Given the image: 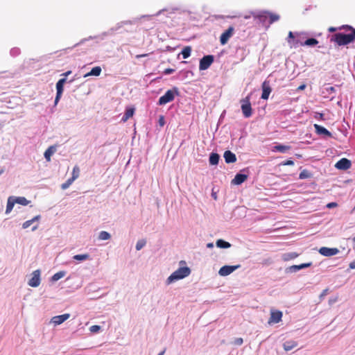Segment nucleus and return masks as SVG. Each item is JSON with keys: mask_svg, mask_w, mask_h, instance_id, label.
<instances>
[{"mask_svg": "<svg viewBox=\"0 0 355 355\" xmlns=\"http://www.w3.org/2000/svg\"><path fill=\"white\" fill-rule=\"evenodd\" d=\"M343 29L349 33L344 34L342 33H335L330 37V42L338 46H345L352 42L355 39V28L349 25H343Z\"/></svg>", "mask_w": 355, "mask_h": 355, "instance_id": "nucleus-1", "label": "nucleus"}, {"mask_svg": "<svg viewBox=\"0 0 355 355\" xmlns=\"http://www.w3.org/2000/svg\"><path fill=\"white\" fill-rule=\"evenodd\" d=\"M191 273V269L187 266H182L174 271L168 278L166 282L168 284L175 281L182 279L188 277Z\"/></svg>", "mask_w": 355, "mask_h": 355, "instance_id": "nucleus-2", "label": "nucleus"}, {"mask_svg": "<svg viewBox=\"0 0 355 355\" xmlns=\"http://www.w3.org/2000/svg\"><path fill=\"white\" fill-rule=\"evenodd\" d=\"M241 108L242 113L245 118H249L252 114V108L250 103V94L245 98L241 99Z\"/></svg>", "mask_w": 355, "mask_h": 355, "instance_id": "nucleus-3", "label": "nucleus"}, {"mask_svg": "<svg viewBox=\"0 0 355 355\" xmlns=\"http://www.w3.org/2000/svg\"><path fill=\"white\" fill-rule=\"evenodd\" d=\"M175 98V93L173 90H168L164 95L162 96L159 98L158 104L160 105H165L169 102H171Z\"/></svg>", "mask_w": 355, "mask_h": 355, "instance_id": "nucleus-4", "label": "nucleus"}, {"mask_svg": "<svg viewBox=\"0 0 355 355\" xmlns=\"http://www.w3.org/2000/svg\"><path fill=\"white\" fill-rule=\"evenodd\" d=\"M214 62V56L211 55L204 56L200 60L199 64L200 70L207 69Z\"/></svg>", "mask_w": 355, "mask_h": 355, "instance_id": "nucleus-5", "label": "nucleus"}, {"mask_svg": "<svg viewBox=\"0 0 355 355\" xmlns=\"http://www.w3.org/2000/svg\"><path fill=\"white\" fill-rule=\"evenodd\" d=\"M234 32V28L230 26L224 33H223L220 37V42L222 45H225L227 43L230 38L233 35Z\"/></svg>", "mask_w": 355, "mask_h": 355, "instance_id": "nucleus-6", "label": "nucleus"}, {"mask_svg": "<svg viewBox=\"0 0 355 355\" xmlns=\"http://www.w3.org/2000/svg\"><path fill=\"white\" fill-rule=\"evenodd\" d=\"M66 80H67L65 78H61L56 83L57 94L55 98V105H57V103H58L62 96L64 84L66 83Z\"/></svg>", "mask_w": 355, "mask_h": 355, "instance_id": "nucleus-7", "label": "nucleus"}, {"mask_svg": "<svg viewBox=\"0 0 355 355\" xmlns=\"http://www.w3.org/2000/svg\"><path fill=\"white\" fill-rule=\"evenodd\" d=\"M40 284V271L36 270L33 272L32 277L28 281V285L31 287H37Z\"/></svg>", "mask_w": 355, "mask_h": 355, "instance_id": "nucleus-8", "label": "nucleus"}, {"mask_svg": "<svg viewBox=\"0 0 355 355\" xmlns=\"http://www.w3.org/2000/svg\"><path fill=\"white\" fill-rule=\"evenodd\" d=\"M240 267V265H236V266H224L221 267L218 271V274L220 276L225 277L230 275L232 272H233L235 270L239 268Z\"/></svg>", "mask_w": 355, "mask_h": 355, "instance_id": "nucleus-9", "label": "nucleus"}, {"mask_svg": "<svg viewBox=\"0 0 355 355\" xmlns=\"http://www.w3.org/2000/svg\"><path fill=\"white\" fill-rule=\"evenodd\" d=\"M351 161L347 158L340 159L335 164V167L340 170H347L351 167Z\"/></svg>", "mask_w": 355, "mask_h": 355, "instance_id": "nucleus-10", "label": "nucleus"}, {"mask_svg": "<svg viewBox=\"0 0 355 355\" xmlns=\"http://www.w3.org/2000/svg\"><path fill=\"white\" fill-rule=\"evenodd\" d=\"M319 252L323 256L331 257L337 254L339 252V250L336 248H329L327 247H322L320 248Z\"/></svg>", "mask_w": 355, "mask_h": 355, "instance_id": "nucleus-11", "label": "nucleus"}, {"mask_svg": "<svg viewBox=\"0 0 355 355\" xmlns=\"http://www.w3.org/2000/svg\"><path fill=\"white\" fill-rule=\"evenodd\" d=\"M282 312L280 311L272 310L270 312V317L268 320V324L278 323L282 320Z\"/></svg>", "mask_w": 355, "mask_h": 355, "instance_id": "nucleus-12", "label": "nucleus"}, {"mask_svg": "<svg viewBox=\"0 0 355 355\" xmlns=\"http://www.w3.org/2000/svg\"><path fill=\"white\" fill-rule=\"evenodd\" d=\"M69 318H70L69 313H64L62 315H56L51 318V322L53 323L54 325H59V324H62L64 322H65Z\"/></svg>", "mask_w": 355, "mask_h": 355, "instance_id": "nucleus-13", "label": "nucleus"}, {"mask_svg": "<svg viewBox=\"0 0 355 355\" xmlns=\"http://www.w3.org/2000/svg\"><path fill=\"white\" fill-rule=\"evenodd\" d=\"M254 17L255 19H258V21L263 25H268V11L260 12L257 15H254Z\"/></svg>", "mask_w": 355, "mask_h": 355, "instance_id": "nucleus-14", "label": "nucleus"}, {"mask_svg": "<svg viewBox=\"0 0 355 355\" xmlns=\"http://www.w3.org/2000/svg\"><path fill=\"white\" fill-rule=\"evenodd\" d=\"M248 179V175L245 174L237 173L234 178L232 180L231 183L234 185H239L244 182Z\"/></svg>", "mask_w": 355, "mask_h": 355, "instance_id": "nucleus-15", "label": "nucleus"}, {"mask_svg": "<svg viewBox=\"0 0 355 355\" xmlns=\"http://www.w3.org/2000/svg\"><path fill=\"white\" fill-rule=\"evenodd\" d=\"M271 92V88L270 85L265 81L262 84V94L261 98L264 100H267L269 97V95Z\"/></svg>", "mask_w": 355, "mask_h": 355, "instance_id": "nucleus-16", "label": "nucleus"}, {"mask_svg": "<svg viewBox=\"0 0 355 355\" xmlns=\"http://www.w3.org/2000/svg\"><path fill=\"white\" fill-rule=\"evenodd\" d=\"M225 161L227 164L234 163L236 161V157L234 153L230 150H226L223 155Z\"/></svg>", "mask_w": 355, "mask_h": 355, "instance_id": "nucleus-17", "label": "nucleus"}, {"mask_svg": "<svg viewBox=\"0 0 355 355\" xmlns=\"http://www.w3.org/2000/svg\"><path fill=\"white\" fill-rule=\"evenodd\" d=\"M314 128L318 135H324L329 137H331V133L328 130L318 124H314Z\"/></svg>", "mask_w": 355, "mask_h": 355, "instance_id": "nucleus-18", "label": "nucleus"}, {"mask_svg": "<svg viewBox=\"0 0 355 355\" xmlns=\"http://www.w3.org/2000/svg\"><path fill=\"white\" fill-rule=\"evenodd\" d=\"M101 71H102V69H101V67H99V66L95 67L92 68L89 72L85 74L84 77L86 78V77L91 76H100Z\"/></svg>", "mask_w": 355, "mask_h": 355, "instance_id": "nucleus-19", "label": "nucleus"}, {"mask_svg": "<svg viewBox=\"0 0 355 355\" xmlns=\"http://www.w3.org/2000/svg\"><path fill=\"white\" fill-rule=\"evenodd\" d=\"M297 346V343L295 340H288L283 344L285 351H290Z\"/></svg>", "mask_w": 355, "mask_h": 355, "instance_id": "nucleus-20", "label": "nucleus"}, {"mask_svg": "<svg viewBox=\"0 0 355 355\" xmlns=\"http://www.w3.org/2000/svg\"><path fill=\"white\" fill-rule=\"evenodd\" d=\"M15 203L16 202H15L14 197L10 196L8 198L6 209V214L10 213L12 210Z\"/></svg>", "mask_w": 355, "mask_h": 355, "instance_id": "nucleus-21", "label": "nucleus"}, {"mask_svg": "<svg viewBox=\"0 0 355 355\" xmlns=\"http://www.w3.org/2000/svg\"><path fill=\"white\" fill-rule=\"evenodd\" d=\"M55 152V148L54 146L49 147L44 152V157L46 161L49 162L52 155Z\"/></svg>", "mask_w": 355, "mask_h": 355, "instance_id": "nucleus-22", "label": "nucleus"}, {"mask_svg": "<svg viewBox=\"0 0 355 355\" xmlns=\"http://www.w3.org/2000/svg\"><path fill=\"white\" fill-rule=\"evenodd\" d=\"M135 109L132 107H129L126 109L124 115L122 117L123 121H126L128 119H129L130 117H132L134 114Z\"/></svg>", "mask_w": 355, "mask_h": 355, "instance_id": "nucleus-23", "label": "nucleus"}, {"mask_svg": "<svg viewBox=\"0 0 355 355\" xmlns=\"http://www.w3.org/2000/svg\"><path fill=\"white\" fill-rule=\"evenodd\" d=\"M40 219V216L37 215V216H35L34 218H33L32 219L25 221L22 224V227L24 229H26V228L29 227L35 221H38Z\"/></svg>", "mask_w": 355, "mask_h": 355, "instance_id": "nucleus-24", "label": "nucleus"}, {"mask_svg": "<svg viewBox=\"0 0 355 355\" xmlns=\"http://www.w3.org/2000/svg\"><path fill=\"white\" fill-rule=\"evenodd\" d=\"M220 156L217 153H212L209 156V163L211 165H216L218 163Z\"/></svg>", "mask_w": 355, "mask_h": 355, "instance_id": "nucleus-25", "label": "nucleus"}, {"mask_svg": "<svg viewBox=\"0 0 355 355\" xmlns=\"http://www.w3.org/2000/svg\"><path fill=\"white\" fill-rule=\"evenodd\" d=\"M279 19V16L278 15L268 12V25H270L275 21H278Z\"/></svg>", "mask_w": 355, "mask_h": 355, "instance_id": "nucleus-26", "label": "nucleus"}, {"mask_svg": "<svg viewBox=\"0 0 355 355\" xmlns=\"http://www.w3.org/2000/svg\"><path fill=\"white\" fill-rule=\"evenodd\" d=\"M14 200L16 203L24 206L28 205L30 202L25 197H14Z\"/></svg>", "mask_w": 355, "mask_h": 355, "instance_id": "nucleus-27", "label": "nucleus"}, {"mask_svg": "<svg viewBox=\"0 0 355 355\" xmlns=\"http://www.w3.org/2000/svg\"><path fill=\"white\" fill-rule=\"evenodd\" d=\"M216 246L220 248H228L231 246V244L229 242H227L222 239H218L216 241Z\"/></svg>", "mask_w": 355, "mask_h": 355, "instance_id": "nucleus-28", "label": "nucleus"}, {"mask_svg": "<svg viewBox=\"0 0 355 355\" xmlns=\"http://www.w3.org/2000/svg\"><path fill=\"white\" fill-rule=\"evenodd\" d=\"M318 40L315 38H309L304 41V43H301L302 46H315L318 44Z\"/></svg>", "mask_w": 355, "mask_h": 355, "instance_id": "nucleus-29", "label": "nucleus"}, {"mask_svg": "<svg viewBox=\"0 0 355 355\" xmlns=\"http://www.w3.org/2000/svg\"><path fill=\"white\" fill-rule=\"evenodd\" d=\"M274 149L280 153H286L287 150L291 149V146L279 144V145L275 146L274 147Z\"/></svg>", "mask_w": 355, "mask_h": 355, "instance_id": "nucleus-30", "label": "nucleus"}, {"mask_svg": "<svg viewBox=\"0 0 355 355\" xmlns=\"http://www.w3.org/2000/svg\"><path fill=\"white\" fill-rule=\"evenodd\" d=\"M191 46H185L182 51V55L183 56V58L186 59L187 58H189L191 55Z\"/></svg>", "mask_w": 355, "mask_h": 355, "instance_id": "nucleus-31", "label": "nucleus"}, {"mask_svg": "<svg viewBox=\"0 0 355 355\" xmlns=\"http://www.w3.org/2000/svg\"><path fill=\"white\" fill-rule=\"evenodd\" d=\"M73 259L77 261H85L89 259V255L88 254H76L73 257Z\"/></svg>", "mask_w": 355, "mask_h": 355, "instance_id": "nucleus-32", "label": "nucleus"}, {"mask_svg": "<svg viewBox=\"0 0 355 355\" xmlns=\"http://www.w3.org/2000/svg\"><path fill=\"white\" fill-rule=\"evenodd\" d=\"M311 173L309 171L304 169L300 172V173L299 175V178L300 180H304V179L309 178H311Z\"/></svg>", "mask_w": 355, "mask_h": 355, "instance_id": "nucleus-33", "label": "nucleus"}, {"mask_svg": "<svg viewBox=\"0 0 355 355\" xmlns=\"http://www.w3.org/2000/svg\"><path fill=\"white\" fill-rule=\"evenodd\" d=\"M65 273L66 272L64 271H60L56 272L52 276V280L55 282L59 280L65 275Z\"/></svg>", "mask_w": 355, "mask_h": 355, "instance_id": "nucleus-34", "label": "nucleus"}, {"mask_svg": "<svg viewBox=\"0 0 355 355\" xmlns=\"http://www.w3.org/2000/svg\"><path fill=\"white\" fill-rule=\"evenodd\" d=\"M80 175V168L78 166H75L72 171V177L74 180H76Z\"/></svg>", "mask_w": 355, "mask_h": 355, "instance_id": "nucleus-35", "label": "nucleus"}, {"mask_svg": "<svg viewBox=\"0 0 355 355\" xmlns=\"http://www.w3.org/2000/svg\"><path fill=\"white\" fill-rule=\"evenodd\" d=\"M98 239L100 240H108L110 239V234L105 231H102L100 232Z\"/></svg>", "mask_w": 355, "mask_h": 355, "instance_id": "nucleus-36", "label": "nucleus"}, {"mask_svg": "<svg viewBox=\"0 0 355 355\" xmlns=\"http://www.w3.org/2000/svg\"><path fill=\"white\" fill-rule=\"evenodd\" d=\"M300 37V34L298 33H293V32L290 31L288 33V42L291 43V40H293L295 37Z\"/></svg>", "mask_w": 355, "mask_h": 355, "instance_id": "nucleus-37", "label": "nucleus"}, {"mask_svg": "<svg viewBox=\"0 0 355 355\" xmlns=\"http://www.w3.org/2000/svg\"><path fill=\"white\" fill-rule=\"evenodd\" d=\"M146 243V240H144V239L139 240L136 244V250H140L145 246Z\"/></svg>", "mask_w": 355, "mask_h": 355, "instance_id": "nucleus-38", "label": "nucleus"}, {"mask_svg": "<svg viewBox=\"0 0 355 355\" xmlns=\"http://www.w3.org/2000/svg\"><path fill=\"white\" fill-rule=\"evenodd\" d=\"M73 181H74V180L71 178L68 179L64 183H63L61 185L62 189H63V190L67 189L73 183Z\"/></svg>", "mask_w": 355, "mask_h": 355, "instance_id": "nucleus-39", "label": "nucleus"}, {"mask_svg": "<svg viewBox=\"0 0 355 355\" xmlns=\"http://www.w3.org/2000/svg\"><path fill=\"white\" fill-rule=\"evenodd\" d=\"M301 43H302L300 39L295 37L293 40H291V43H289L291 45V47H297L300 44L301 45Z\"/></svg>", "mask_w": 355, "mask_h": 355, "instance_id": "nucleus-40", "label": "nucleus"}, {"mask_svg": "<svg viewBox=\"0 0 355 355\" xmlns=\"http://www.w3.org/2000/svg\"><path fill=\"white\" fill-rule=\"evenodd\" d=\"M100 329H101V327H100V326H98V325H93V326H92V327L89 328L90 331H91L92 332H93V333H96V332H98V331L100 330Z\"/></svg>", "mask_w": 355, "mask_h": 355, "instance_id": "nucleus-41", "label": "nucleus"}, {"mask_svg": "<svg viewBox=\"0 0 355 355\" xmlns=\"http://www.w3.org/2000/svg\"><path fill=\"white\" fill-rule=\"evenodd\" d=\"M342 29H343V26H339V27H329V29H328V31H329V32H331V33H333V32H336V31H338V30H340H340H342Z\"/></svg>", "mask_w": 355, "mask_h": 355, "instance_id": "nucleus-42", "label": "nucleus"}, {"mask_svg": "<svg viewBox=\"0 0 355 355\" xmlns=\"http://www.w3.org/2000/svg\"><path fill=\"white\" fill-rule=\"evenodd\" d=\"M294 164V162L291 159L286 160L282 163L283 166H293Z\"/></svg>", "mask_w": 355, "mask_h": 355, "instance_id": "nucleus-43", "label": "nucleus"}, {"mask_svg": "<svg viewBox=\"0 0 355 355\" xmlns=\"http://www.w3.org/2000/svg\"><path fill=\"white\" fill-rule=\"evenodd\" d=\"M175 71V69H171V68H168V69H166L164 71V74H171L172 73H173Z\"/></svg>", "mask_w": 355, "mask_h": 355, "instance_id": "nucleus-44", "label": "nucleus"}, {"mask_svg": "<svg viewBox=\"0 0 355 355\" xmlns=\"http://www.w3.org/2000/svg\"><path fill=\"white\" fill-rule=\"evenodd\" d=\"M337 205H337V203H336V202H329V203H328V204L327 205V207H328V208H333V207H337Z\"/></svg>", "mask_w": 355, "mask_h": 355, "instance_id": "nucleus-45", "label": "nucleus"}, {"mask_svg": "<svg viewBox=\"0 0 355 355\" xmlns=\"http://www.w3.org/2000/svg\"><path fill=\"white\" fill-rule=\"evenodd\" d=\"M327 293H328V288L323 290V291L321 293V294L320 295V298L322 299L327 294Z\"/></svg>", "mask_w": 355, "mask_h": 355, "instance_id": "nucleus-46", "label": "nucleus"}, {"mask_svg": "<svg viewBox=\"0 0 355 355\" xmlns=\"http://www.w3.org/2000/svg\"><path fill=\"white\" fill-rule=\"evenodd\" d=\"M159 123L161 126H163L165 123L164 118L163 116H161L159 119Z\"/></svg>", "mask_w": 355, "mask_h": 355, "instance_id": "nucleus-47", "label": "nucleus"}, {"mask_svg": "<svg viewBox=\"0 0 355 355\" xmlns=\"http://www.w3.org/2000/svg\"><path fill=\"white\" fill-rule=\"evenodd\" d=\"M243 342V339L241 338H239L236 340L235 343L239 345H242Z\"/></svg>", "mask_w": 355, "mask_h": 355, "instance_id": "nucleus-48", "label": "nucleus"}, {"mask_svg": "<svg viewBox=\"0 0 355 355\" xmlns=\"http://www.w3.org/2000/svg\"><path fill=\"white\" fill-rule=\"evenodd\" d=\"M310 266V263H302L301 265H299L298 269H302L304 268H306L307 266Z\"/></svg>", "mask_w": 355, "mask_h": 355, "instance_id": "nucleus-49", "label": "nucleus"}, {"mask_svg": "<svg viewBox=\"0 0 355 355\" xmlns=\"http://www.w3.org/2000/svg\"><path fill=\"white\" fill-rule=\"evenodd\" d=\"M349 267L350 269H355V259L349 263Z\"/></svg>", "mask_w": 355, "mask_h": 355, "instance_id": "nucleus-50", "label": "nucleus"}, {"mask_svg": "<svg viewBox=\"0 0 355 355\" xmlns=\"http://www.w3.org/2000/svg\"><path fill=\"white\" fill-rule=\"evenodd\" d=\"M147 55H148V54H147V53H146V54H139V55H136V58H141L146 57V56H147Z\"/></svg>", "mask_w": 355, "mask_h": 355, "instance_id": "nucleus-51", "label": "nucleus"}, {"mask_svg": "<svg viewBox=\"0 0 355 355\" xmlns=\"http://www.w3.org/2000/svg\"><path fill=\"white\" fill-rule=\"evenodd\" d=\"M306 88V85L305 84H303V85H301L300 86H299V87L297 88L298 90H303Z\"/></svg>", "mask_w": 355, "mask_h": 355, "instance_id": "nucleus-52", "label": "nucleus"}, {"mask_svg": "<svg viewBox=\"0 0 355 355\" xmlns=\"http://www.w3.org/2000/svg\"><path fill=\"white\" fill-rule=\"evenodd\" d=\"M71 71H67V72L64 73L62 74V76H69V74H71Z\"/></svg>", "mask_w": 355, "mask_h": 355, "instance_id": "nucleus-53", "label": "nucleus"}, {"mask_svg": "<svg viewBox=\"0 0 355 355\" xmlns=\"http://www.w3.org/2000/svg\"><path fill=\"white\" fill-rule=\"evenodd\" d=\"M318 114L319 115V119H323V116H324V114H322V113H318Z\"/></svg>", "mask_w": 355, "mask_h": 355, "instance_id": "nucleus-54", "label": "nucleus"}, {"mask_svg": "<svg viewBox=\"0 0 355 355\" xmlns=\"http://www.w3.org/2000/svg\"><path fill=\"white\" fill-rule=\"evenodd\" d=\"M37 227H38V225H35V226H33V227L32 230H33V231H35V230H36L37 229Z\"/></svg>", "mask_w": 355, "mask_h": 355, "instance_id": "nucleus-55", "label": "nucleus"}, {"mask_svg": "<svg viewBox=\"0 0 355 355\" xmlns=\"http://www.w3.org/2000/svg\"><path fill=\"white\" fill-rule=\"evenodd\" d=\"M207 248H212L213 247V243H209L207 245Z\"/></svg>", "mask_w": 355, "mask_h": 355, "instance_id": "nucleus-56", "label": "nucleus"}, {"mask_svg": "<svg viewBox=\"0 0 355 355\" xmlns=\"http://www.w3.org/2000/svg\"><path fill=\"white\" fill-rule=\"evenodd\" d=\"M329 90H330L331 92H335V89L334 87H330Z\"/></svg>", "mask_w": 355, "mask_h": 355, "instance_id": "nucleus-57", "label": "nucleus"}, {"mask_svg": "<svg viewBox=\"0 0 355 355\" xmlns=\"http://www.w3.org/2000/svg\"><path fill=\"white\" fill-rule=\"evenodd\" d=\"M212 197L216 200L217 198V196L216 193H212Z\"/></svg>", "mask_w": 355, "mask_h": 355, "instance_id": "nucleus-58", "label": "nucleus"}, {"mask_svg": "<svg viewBox=\"0 0 355 355\" xmlns=\"http://www.w3.org/2000/svg\"><path fill=\"white\" fill-rule=\"evenodd\" d=\"M298 267H299V266H292V268H293L295 270H299Z\"/></svg>", "mask_w": 355, "mask_h": 355, "instance_id": "nucleus-59", "label": "nucleus"}, {"mask_svg": "<svg viewBox=\"0 0 355 355\" xmlns=\"http://www.w3.org/2000/svg\"><path fill=\"white\" fill-rule=\"evenodd\" d=\"M165 353V349H164L162 352L158 354V355H164Z\"/></svg>", "mask_w": 355, "mask_h": 355, "instance_id": "nucleus-60", "label": "nucleus"}, {"mask_svg": "<svg viewBox=\"0 0 355 355\" xmlns=\"http://www.w3.org/2000/svg\"><path fill=\"white\" fill-rule=\"evenodd\" d=\"M180 265H185V264H186V262H185L184 261H181L180 262Z\"/></svg>", "mask_w": 355, "mask_h": 355, "instance_id": "nucleus-61", "label": "nucleus"}, {"mask_svg": "<svg viewBox=\"0 0 355 355\" xmlns=\"http://www.w3.org/2000/svg\"><path fill=\"white\" fill-rule=\"evenodd\" d=\"M174 91L175 92L176 94L178 95L179 92L177 88H174Z\"/></svg>", "mask_w": 355, "mask_h": 355, "instance_id": "nucleus-62", "label": "nucleus"}, {"mask_svg": "<svg viewBox=\"0 0 355 355\" xmlns=\"http://www.w3.org/2000/svg\"><path fill=\"white\" fill-rule=\"evenodd\" d=\"M353 240H354V241H355V236L354 237Z\"/></svg>", "mask_w": 355, "mask_h": 355, "instance_id": "nucleus-63", "label": "nucleus"}]
</instances>
